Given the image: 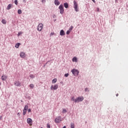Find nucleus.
I'll use <instances>...</instances> for the list:
<instances>
[{"mask_svg": "<svg viewBox=\"0 0 128 128\" xmlns=\"http://www.w3.org/2000/svg\"><path fill=\"white\" fill-rule=\"evenodd\" d=\"M84 100V98L82 96H80L76 98H74V96H73L71 98L70 100L72 102H74L76 103H78L82 102Z\"/></svg>", "mask_w": 128, "mask_h": 128, "instance_id": "1", "label": "nucleus"}, {"mask_svg": "<svg viewBox=\"0 0 128 128\" xmlns=\"http://www.w3.org/2000/svg\"><path fill=\"white\" fill-rule=\"evenodd\" d=\"M71 72L74 76H78V74H80V71L76 68L72 69L71 70Z\"/></svg>", "mask_w": 128, "mask_h": 128, "instance_id": "2", "label": "nucleus"}, {"mask_svg": "<svg viewBox=\"0 0 128 128\" xmlns=\"http://www.w3.org/2000/svg\"><path fill=\"white\" fill-rule=\"evenodd\" d=\"M74 9L75 12H78V2L75 0L74 1Z\"/></svg>", "mask_w": 128, "mask_h": 128, "instance_id": "3", "label": "nucleus"}, {"mask_svg": "<svg viewBox=\"0 0 128 128\" xmlns=\"http://www.w3.org/2000/svg\"><path fill=\"white\" fill-rule=\"evenodd\" d=\"M58 8L60 10V14H64V5H62V4H60L58 7Z\"/></svg>", "mask_w": 128, "mask_h": 128, "instance_id": "4", "label": "nucleus"}, {"mask_svg": "<svg viewBox=\"0 0 128 128\" xmlns=\"http://www.w3.org/2000/svg\"><path fill=\"white\" fill-rule=\"evenodd\" d=\"M58 88V84H56L54 85H52L50 86L51 90H56Z\"/></svg>", "mask_w": 128, "mask_h": 128, "instance_id": "5", "label": "nucleus"}, {"mask_svg": "<svg viewBox=\"0 0 128 128\" xmlns=\"http://www.w3.org/2000/svg\"><path fill=\"white\" fill-rule=\"evenodd\" d=\"M60 122H62V117L60 116L56 117L54 120V122L56 124H58Z\"/></svg>", "mask_w": 128, "mask_h": 128, "instance_id": "6", "label": "nucleus"}, {"mask_svg": "<svg viewBox=\"0 0 128 128\" xmlns=\"http://www.w3.org/2000/svg\"><path fill=\"white\" fill-rule=\"evenodd\" d=\"M42 26L43 24L42 23L38 24L37 28L38 32H41V30H42Z\"/></svg>", "mask_w": 128, "mask_h": 128, "instance_id": "7", "label": "nucleus"}, {"mask_svg": "<svg viewBox=\"0 0 128 128\" xmlns=\"http://www.w3.org/2000/svg\"><path fill=\"white\" fill-rule=\"evenodd\" d=\"M14 86H22V84H21L20 82V81H18V80L14 82Z\"/></svg>", "mask_w": 128, "mask_h": 128, "instance_id": "8", "label": "nucleus"}, {"mask_svg": "<svg viewBox=\"0 0 128 128\" xmlns=\"http://www.w3.org/2000/svg\"><path fill=\"white\" fill-rule=\"evenodd\" d=\"M27 123L28 124H32V120L31 118H27Z\"/></svg>", "mask_w": 128, "mask_h": 128, "instance_id": "9", "label": "nucleus"}, {"mask_svg": "<svg viewBox=\"0 0 128 128\" xmlns=\"http://www.w3.org/2000/svg\"><path fill=\"white\" fill-rule=\"evenodd\" d=\"M20 58H26V53L24 52H21L20 53Z\"/></svg>", "mask_w": 128, "mask_h": 128, "instance_id": "10", "label": "nucleus"}, {"mask_svg": "<svg viewBox=\"0 0 128 128\" xmlns=\"http://www.w3.org/2000/svg\"><path fill=\"white\" fill-rule=\"evenodd\" d=\"M54 4L55 6H60V2H59L58 0H54Z\"/></svg>", "mask_w": 128, "mask_h": 128, "instance_id": "11", "label": "nucleus"}, {"mask_svg": "<svg viewBox=\"0 0 128 128\" xmlns=\"http://www.w3.org/2000/svg\"><path fill=\"white\" fill-rule=\"evenodd\" d=\"M8 78V76L6 75H2V80H6Z\"/></svg>", "mask_w": 128, "mask_h": 128, "instance_id": "12", "label": "nucleus"}, {"mask_svg": "<svg viewBox=\"0 0 128 128\" xmlns=\"http://www.w3.org/2000/svg\"><path fill=\"white\" fill-rule=\"evenodd\" d=\"M66 33L64 32V30H62L60 31V36H65Z\"/></svg>", "mask_w": 128, "mask_h": 128, "instance_id": "13", "label": "nucleus"}, {"mask_svg": "<svg viewBox=\"0 0 128 128\" xmlns=\"http://www.w3.org/2000/svg\"><path fill=\"white\" fill-rule=\"evenodd\" d=\"M12 4H9L7 6V7H6V10H10V8H12Z\"/></svg>", "mask_w": 128, "mask_h": 128, "instance_id": "14", "label": "nucleus"}, {"mask_svg": "<svg viewBox=\"0 0 128 128\" xmlns=\"http://www.w3.org/2000/svg\"><path fill=\"white\" fill-rule=\"evenodd\" d=\"M72 60L74 62H78V58L74 56L72 58Z\"/></svg>", "mask_w": 128, "mask_h": 128, "instance_id": "15", "label": "nucleus"}, {"mask_svg": "<svg viewBox=\"0 0 128 128\" xmlns=\"http://www.w3.org/2000/svg\"><path fill=\"white\" fill-rule=\"evenodd\" d=\"M64 6L65 8H68V3L66 2L64 3Z\"/></svg>", "mask_w": 128, "mask_h": 128, "instance_id": "16", "label": "nucleus"}, {"mask_svg": "<svg viewBox=\"0 0 128 128\" xmlns=\"http://www.w3.org/2000/svg\"><path fill=\"white\" fill-rule=\"evenodd\" d=\"M20 42L16 43L15 45V48H20Z\"/></svg>", "mask_w": 128, "mask_h": 128, "instance_id": "17", "label": "nucleus"}, {"mask_svg": "<svg viewBox=\"0 0 128 128\" xmlns=\"http://www.w3.org/2000/svg\"><path fill=\"white\" fill-rule=\"evenodd\" d=\"M70 128H74V122H70Z\"/></svg>", "mask_w": 128, "mask_h": 128, "instance_id": "18", "label": "nucleus"}, {"mask_svg": "<svg viewBox=\"0 0 128 128\" xmlns=\"http://www.w3.org/2000/svg\"><path fill=\"white\" fill-rule=\"evenodd\" d=\"M58 80V79H56V78H54V79H53L52 80V84H56V82Z\"/></svg>", "mask_w": 128, "mask_h": 128, "instance_id": "19", "label": "nucleus"}, {"mask_svg": "<svg viewBox=\"0 0 128 128\" xmlns=\"http://www.w3.org/2000/svg\"><path fill=\"white\" fill-rule=\"evenodd\" d=\"M28 110V105H26L23 110L26 111Z\"/></svg>", "mask_w": 128, "mask_h": 128, "instance_id": "20", "label": "nucleus"}, {"mask_svg": "<svg viewBox=\"0 0 128 128\" xmlns=\"http://www.w3.org/2000/svg\"><path fill=\"white\" fill-rule=\"evenodd\" d=\"M22 10L18 9V14H22Z\"/></svg>", "mask_w": 128, "mask_h": 128, "instance_id": "21", "label": "nucleus"}, {"mask_svg": "<svg viewBox=\"0 0 128 128\" xmlns=\"http://www.w3.org/2000/svg\"><path fill=\"white\" fill-rule=\"evenodd\" d=\"M2 24H6V20L4 19H2Z\"/></svg>", "mask_w": 128, "mask_h": 128, "instance_id": "22", "label": "nucleus"}, {"mask_svg": "<svg viewBox=\"0 0 128 128\" xmlns=\"http://www.w3.org/2000/svg\"><path fill=\"white\" fill-rule=\"evenodd\" d=\"M72 30H74V26H70V28H69L68 30H69L71 32Z\"/></svg>", "mask_w": 128, "mask_h": 128, "instance_id": "23", "label": "nucleus"}, {"mask_svg": "<svg viewBox=\"0 0 128 128\" xmlns=\"http://www.w3.org/2000/svg\"><path fill=\"white\" fill-rule=\"evenodd\" d=\"M30 78H36V76H34L32 74H30L29 76Z\"/></svg>", "mask_w": 128, "mask_h": 128, "instance_id": "24", "label": "nucleus"}, {"mask_svg": "<svg viewBox=\"0 0 128 128\" xmlns=\"http://www.w3.org/2000/svg\"><path fill=\"white\" fill-rule=\"evenodd\" d=\"M62 114H66V112H68V111L66 110V109L64 108L62 111Z\"/></svg>", "mask_w": 128, "mask_h": 128, "instance_id": "25", "label": "nucleus"}, {"mask_svg": "<svg viewBox=\"0 0 128 128\" xmlns=\"http://www.w3.org/2000/svg\"><path fill=\"white\" fill-rule=\"evenodd\" d=\"M30 88H34V84H30L29 86Z\"/></svg>", "mask_w": 128, "mask_h": 128, "instance_id": "26", "label": "nucleus"}, {"mask_svg": "<svg viewBox=\"0 0 128 128\" xmlns=\"http://www.w3.org/2000/svg\"><path fill=\"white\" fill-rule=\"evenodd\" d=\"M22 34V32H18V36H20V34Z\"/></svg>", "mask_w": 128, "mask_h": 128, "instance_id": "27", "label": "nucleus"}, {"mask_svg": "<svg viewBox=\"0 0 128 128\" xmlns=\"http://www.w3.org/2000/svg\"><path fill=\"white\" fill-rule=\"evenodd\" d=\"M26 114V110H23V113H22L23 116H24Z\"/></svg>", "mask_w": 128, "mask_h": 128, "instance_id": "28", "label": "nucleus"}, {"mask_svg": "<svg viewBox=\"0 0 128 128\" xmlns=\"http://www.w3.org/2000/svg\"><path fill=\"white\" fill-rule=\"evenodd\" d=\"M68 76H69L68 73H66V74H64V76H65V78H68Z\"/></svg>", "mask_w": 128, "mask_h": 128, "instance_id": "29", "label": "nucleus"}, {"mask_svg": "<svg viewBox=\"0 0 128 128\" xmlns=\"http://www.w3.org/2000/svg\"><path fill=\"white\" fill-rule=\"evenodd\" d=\"M70 34V31H69V30H68L66 32V34L68 35Z\"/></svg>", "mask_w": 128, "mask_h": 128, "instance_id": "30", "label": "nucleus"}, {"mask_svg": "<svg viewBox=\"0 0 128 128\" xmlns=\"http://www.w3.org/2000/svg\"><path fill=\"white\" fill-rule=\"evenodd\" d=\"M50 62V60H48L46 63H45L44 64V67L46 66V64H48V62Z\"/></svg>", "mask_w": 128, "mask_h": 128, "instance_id": "31", "label": "nucleus"}, {"mask_svg": "<svg viewBox=\"0 0 128 128\" xmlns=\"http://www.w3.org/2000/svg\"><path fill=\"white\" fill-rule=\"evenodd\" d=\"M14 2L15 4L18 6V0H15Z\"/></svg>", "mask_w": 128, "mask_h": 128, "instance_id": "32", "label": "nucleus"}, {"mask_svg": "<svg viewBox=\"0 0 128 128\" xmlns=\"http://www.w3.org/2000/svg\"><path fill=\"white\" fill-rule=\"evenodd\" d=\"M46 0H42V4H46Z\"/></svg>", "mask_w": 128, "mask_h": 128, "instance_id": "33", "label": "nucleus"}, {"mask_svg": "<svg viewBox=\"0 0 128 128\" xmlns=\"http://www.w3.org/2000/svg\"><path fill=\"white\" fill-rule=\"evenodd\" d=\"M28 112H32V109L31 108H28Z\"/></svg>", "mask_w": 128, "mask_h": 128, "instance_id": "34", "label": "nucleus"}, {"mask_svg": "<svg viewBox=\"0 0 128 128\" xmlns=\"http://www.w3.org/2000/svg\"><path fill=\"white\" fill-rule=\"evenodd\" d=\"M47 128H50V125L49 124H47Z\"/></svg>", "mask_w": 128, "mask_h": 128, "instance_id": "35", "label": "nucleus"}, {"mask_svg": "<svg viewBox=\"0 0 128 128\" xmlns=\"http://www.w3.org/2000/svg\"><path fill=\"white\" fill-rule=\"evenodd\" d=\"M84 90H85V92H88V88H85Z\"/></svg>", "mask_w": 128, "mask_h": 128, "instance_id": "36", "label": "nucleus"}, {"mask_svg": "<svg viewBox=\"0 0 128 128\" xmlns=\"http://www.w3.org/2000/svg\"><path fill=\"white\" fill-rule=\"evenodd\" d=\"M17 114L18 116H20V112H18Z\"/></svg>", "mask_w": 128, "mask_h": 128, "instance_id": "37", "label": "nucleus"}, {"mask_svg": "<svg viewBox=\"0 0 128 128\" xmlns=\"http://www.w3.org/2000/svg\"><path fill=\"white\" fill-rule=\"evenodd\" d=\"M2 120V116H0V121Z\"/></svg>", "mask_w": 128, "mask_h": 128, "instance_id": "38", "label": "nucleus"}, {"mask_svg": "<svg viewBox=\"0 0 128 128\" xmlns=\"http://www.w3.org/2000/svg\"><path fill=\"white\" fill-rule=\"evenodd\" d=\"M50 34V36H54V32H51Z\"/></svg>", "mask_w": 128, "mask_h": 128, "instance_id": "39", "label": "nucleus"}, {"mask_svg": "<svg viewBox=\"0 0 128 128\" xmlns=\"http://www.w3.org/2000/svg\"><path fill=\"white\" fill-rule=\"evenodd\" d=\"M115 2L116 4H117L118 2V0H115Z\"/></svg>", "mask_w": 128, "mask_h": 128, "instance_id": "40", "label": "nucleus"}, {"mask_svg": "<svg viewBox=\"0 0 128 128\" xmlns=\"http://www.w3.org/2000/svg\"><path fill=\"white\" fill-rule=\"evenodd\" d=\"M28 100H30V98H30V96H28Z\"/></svg>", "mask_w": 128, "mask_h": 128, "instance_id": "41", "label": "nucleus"}, {"mask_svg": "<svg viewBox=\"0 0 128 128\" xmlns=\"http://www.w3.org/2000/svg\"><path fill=\"white\" fill-rule=\"evenodd\" d=\"M62 128H66V126H64Z\"/></svg>", "mask_w": 128, "mask_h": 128, "instance_id": "42", "label": "nucleus"}, {"mask_svg": "<svg viewBox=\"0 0 128 128\" xmlns=\"http://www.w3.org/2000/svg\"><path fill=\"white\" fill-rule=\"evenodd\" d=\"M92 1L93 2H96V1L94 0H92Z\"/></svg>", "mask_w": 128, "mask_h": 128, "instance_id": "43", "label": "nucleus"}, {"mask_svg": "<svg viewBox=\"0 0 128 128\" xmlns=\"http://www.w3.org/2000/svg\"><path fill=\"white\" fill-rule=\"evenodd\" d=\"M116 96H118V94H116Z\"/></svg>", "mask_w": 128, "mask_h": 128, "instance_id": "44", "label": "nucleus"}, {"mask_svg": "<svg viewBox=\"0 0 128 128\" xmlns=\"http://www.w3.org/2000/svg\"><path fill=\"white\" fill-rule=\"evenodd\" d=\"M0 86H2V82H0Z\"/></svg>", "mask_w": 128, "mask_h": 128, "instance_id": "45", "label": "nucleus"}, {"mask_svg": "<svg viewBox=\"0 0 128 128\" xmlns=\"http://www.w3.org/2000/svg\"><path fill=\"white\" fill-rule=\"evenodd\" d=\"M23 2H26V0H24Z\"/></svg>", "mask_w": 128, "mask_h": 128, "instance_id": "46", "label": "nucleus"}, {"mask_svg": "<svg viewBox=\"0 0 128 128\" xmlns=\"http://www.w3.org/2000/svg\"><path fill=\"white\" fill-rule=\"evenodd\" d=\"M99 10H100V9H98V12Z\"/></svg>", "mask_w": 128, "mask_h": 128, "instance_id": "47", "label": "nucleus"}, {"mask_svg": "<svg viewBox=\"0 0 128 128\" xmlns=\"http://www.w3.org/2000/svg\"><path fill=\"white\" fill-rule=\"evenodd\" d=\"M40 128H42V127H41Z\"/></svg>", "mask_w": 128, "mask_h": 128, "instance_id": "48", "label": "nucleus"}, {"mask_svg": "<svg viewBox=\"0 0 128 128\" xmlns=\"http://www.w3.org/2000/svg\"><path fill=\"white\" fill-rule=\"evenodd\" d=\"M53 18H54V16H53Z\"/></svg>", "mask_w": 128, "mask_h": 128, "instance_id": "49", "label": "nucleus"}, {"mask_svg": "<svg viewBox=\"0 0 128 128\" xmlns=\"http://www.w3.org/2000/svg\"><path fill=\"white\" fill-rule=\"evenodd\" d=\"M53 18H54V16H53Z\"/></svg>", "mask_w": 128, "mask_h": 128, "instance_id": "50", "label": "nucleus"}]
</instances>
